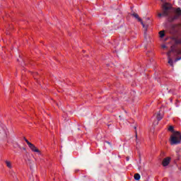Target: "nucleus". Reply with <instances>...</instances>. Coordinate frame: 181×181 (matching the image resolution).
<instances>
[{"label": "nucleus", "mask_w": 181, "mask_h": 181, "mask_svg": "<svg viewBox=\"0 0 181 181\" xmlns=\"http://www.w3.org/2000/svg\"><path fill=\"white\" fill-rule=\"evenodd\" d=\"M181 142V133L180 132H173L170 136L171 145H179Z\"/></svg>", "instance_id": "f257e3e1"}, {"label": "nucleus", "mask_w": 181, "mask_h": 181, "mask_svg": "<svg viewBox=\"0 0 181 181\" xmlns=\"http://www.w3.org/2000/svg\"><path fill=\"white\" fill-rule=\"evenodd\" d=\"M163 13H159L158 14V18H162V16H169L170 11L172 9V6L169 3H165L161 6Z\"/></svg>", "instance_id": "f03ea898"}, {"label": "nucleus", "mask_w": 181, "mask_h": 181, "mask_svg": "<svg viewBox=\"0 0 181 181\" xmlns=\"http://www.w3.org/2000/svg\"><path fill=\"white\" fill-rule=\"evenodd\" d=\"M7 129L6 127L2 124H0V141L3 139H6L7 136Z\"/></svg>", "instance_id": "7ed1b4c3"}, {"label": "nucleus", "mask_w": 181, "mask_h": 181, "mask_svg": "<svg viewBox=\"0 0 181 181\" xmlns=\"http://www.w3.org/2000/svg\"><path fill=\"white\" fill-rule=\"evenodd\" d=\"M28 146L31 149V151H33V152H37V153H40V151L37 149V148H36V146L33 145V144H30Z\"/></svg>", "instance_id": "20e7f679"}, {"label": "nucleus", "mask_w": 181, "mask_h": 181, "mask_svg": "<svg viewBox=\"0 0 181 181\" xmlns=\"http://www.w3.org/2000/svg\"><path fill=\"white\" fill-rule=\"evenodd\" d=\"M170 163V157H167L163 160V166H168Z\"/></svg>", "instance_id": "39448f33"}, {"label": "nucleus", "mask_w": 181, "mask_h": 181, "mask_svg": "<svg viewBox=\"0 0 181 181\" xmlns=\"http://www.w3.org/2000/svg\"><path fill=\"white\" fill-rule=\"evenodd\" d=\"M168 63L170 64V66H171L172 67H173V60H172L170 59V52H168Z\"/></svg>", "instance_id": "423d86ee"}, {"label": "nucleus", "mask_w": 181, "mask_h": 181, "mask_svg": "<svg viewBox=\"0 0 181 181\" xmlns=\"http://www.w3.org/2000/svg\"><path fill=\"white\" fill-rule=\"evenodd\" d=\"M132 16H134L136 19H137V21H139V22H142V19H141V18H139V15H138V13H132Z\"/></svg>", "instance_id": "0eeeda50"}, {"label": "nucleus", "mask_w": 181, "mask_h": 181, "mask_svg": "<svg viewBox=\"0 0 181 181\" xmlns=\"http://www.w3.org/2000/svg\"><path fill=\"white\" fill-rule=\"evenodd\" d=\"M156 118H157L158 121H160V119H162L163 118V115L160 114V112H158L157 113Z\"/></svg>", "instance_id": "6e6552de"}, {"label": "nucleus", "mask_w": 181, "mask_h": 181, "mask_svg": "<svg viewBox=\"0 0 181 181\" xmlns=\"http://www.w3.org/2000/svg\"><path fill=\"white\" fill-rule=\"evenodd\" d=\"M5 163L6 165L7 168H8L9 169H12V163H11V161L6 160Z\"/></svg>", "instance_id": "1a4fd4ad"}, {"label": "nucleus", "mask_w": 181, "mask_h": 181, "mask_svg": "<svg viewBox=\"0 0 181 181\" xmlns=\"http://www.w3.org/2000/svg\"><path fill=\"white\" fill-rule=\"evenodd\" d=\"M140 22H141V25H142V26H143V28L144 29V31L146 33V30H148V25H146L142 21H140Z\"/></svg>", "instance_id": "9d476101"}, {"label": "nucleus", "mask_w": 181, "mask_h": 181, "mask_svg": "<svg viewBox=\"0 0 181 181\" xmlns=\"http://www.w3.org/2000/svg\"><path fill=\"white\" fill-rule=\"evenodd\" d=\"M134 179L136 180H139L141 179V175L139 173L134 174Z\"/></svg>", "instance_id": "9b49d317"}, {"label": "nucleus", "mask_w": 181, "mask_h": 181, "mask_svg": "<svg viewBox=\"0 0 181 181\" xmlns=\"http://www.w3.org/2000/svg\"><path fill=\"white\" fill-rule=\"evenodd\" d=\"M159 35H160V37H165V31L164 30H161L159 32Z\"/></svg>", "instance_id": "f8f14e48"}, {"label": "nucleus", "mask_w": 181, "mask_h": 181, "mask_svg": "<svg viewBox=\"0 0 181 181\" xmlns=\"http://www.w3.org/2000/svg\"><path fill=\"white\" fill-rule=\"evenodd\" d=\"M176 13L181 16V10L180 8H177L175 11Z\"/></svg>", "instance_id": "ddd939ff"}, {"label": "nucleus", "mask_w": 181, "mask_h": 181, "mask_svg": "<svg viewBox=\"0 0 181 181\" xmlns=\"http://www.w3.org/2000/svg\"><path fill=\"white\" fill-rule=\"evenodd\" d=\"M136 145H138L139 144V140H138V134L136 133Z\"/></svg>", "instance_id": "4468645a"}, {"label": "nucleus", "mask_w": 181, "mask_h": 181, "mask_svg": "<svg viewBox=\"0 0 181 181\" xmlns=\"http://www.w3.org/2000/svg\"><path fill=\"white\" fill-rule=\"evenodd\" d=\"M168 130L171 132H173V131H175L173 126H170Z\"/></svg>", "instance_id": "2eb2a0df"}, {"label": "nucleus", "mask_w": 181, "mask_h": 181, "mask_svg": "<svg viewBox=\"0 0 181 181\" xmlns=\"http://www.w3.org/2000/svg\"><path fill=\"white\" fill-rule=\"evenodd\" d=\"M24 141H25L26 144L28 145H29L30 144H31L28 140H27L26 137H24Z\"/></svg>", "instance_id": "dca6fc26"}, {"label": "nucleus", "mask_w": 181, "mask_h": 181, "mask_svg": "<svg viewBox=\"0 0 181 181\" xmlns=\"http://www.w3.org/2000/svg\"><path fill=\"white\" fill-rule=\"evenodd\" d=\"M11 176H13V177H15V176H16V174L15 173L12 172Z\"/></svg>", "instance_id": "f3484780"}, {"label": "nucleus", "mask_w": 181, "mask_h": 181, "mask_svg": "<svg viewBox=\"0 0 181 181\" xmlns=\"http://www.w3.org/2000/svg\"><path fill=\"white\" fill-rule=\"evenodd\" d=\"M29 181H34L33 176L30 177Z\"/></svg>", "instance_id": "a211bd4d"}, {"label": "nucleus", "mask_w": 181, "mask_h": 181, "mask_svg": "<svg viewBox=\"0 0 181 181\" xmlns=\"http://www.w3.org/2000/svg\"><path fill=\"white\" fill-rule=\"evenodd\" d=\"M175 19H177V17L174 16V17L173 18V21H175Z\"/></svg>", "instance_id": "6ab92c4d"}, {"label": "nucleus", "mask_w": 181, "mask_h": 181, "mask_svg": "<svg viewBox=\"0 0 181 181\" xmlns=\"http://www.w3.org/2000/svg\"><path fill=\"white\" fill-rule=\"evenodd\" d=\"M165 47H166V45H162L163 49H165Z\"/></svg>", "instance_id": "aec40b11"}, {"label": "nucleus", "mask_w": 181, "mask_h": 181, "mask_svg": "<svg viewBox=\"0 0 181 181\" xmlns=\"http://www.w3.org/2000/svg\"><path fill=\"white\" fill-rule=\"evenodd\" d=\"M126 160H127V161L129 160V157H127Z\"/></svg>", "instance_id": "412c9836"}, {"label": "nucleus", "mask_w": 181, "mask_h": 181, "mask_svg": "<svg viewBox=\"0 0 181 181\" xmlns=\"http://www.w3.org/2000/svg\"><path fill=\"white\" fill-rule=\"evenodd\" d=\"M180 53H181V52H180V51H179V52H178V54H180Z\"/></svg>", "instance_id": "4be33fe9"}, {"label": "nucleus", "mask_w": 181, "mask_h": 181, "mask_svg": "<svg viewBox=\"0 0 181 181\" xmlns=\"http://www.w3.org/2000/svg\"><path fill=\"white\" fill-rule=\"evenodd\" d=\"M107 144H108L109 145L110 144V142L107 141Z\"/></svg>", "instance_id": "5701e85b"}, {"label": "nucleus", "mask_w": 181, "mask_h": 181, "mask_svg": "<svg viewBox=\"0 0 181 181\" xmlns=\"http://www.w3.org/2000/svg\"><path fill=\"white\" fill-rule=\"evenodd\" d=\"M134 129H136V127H134Z\"/></svg>", "instance_id": "b1692460"}, {"label": "nucleus", "mask_w": 181, "mask_h": 181, "mask_svg": "<svg viewBox=\"0 0 181 181\" xmlns=\"http://www.w3.org/2000/svg\"><path fill=\"white\" fill-rule=\"evenodd\" d=\"M23 150H24V151H25V150H26V148H23Z\"/></svg>", "instance_id": "393cba45"}, {"label": "nucleus", "mask_w": 181, "mask_h": 181, "mask_svg": "<svg viewBox=\"0 0 181 181\" xmlns=\"http://www.w3.org/2000/svg\"><path fill=\"white\" fill-rule=\"evenodd\" d=\"M161 1V2H163V0H160Z\"/></svg>", "instance_id": "a878e982"}]
</instances>
